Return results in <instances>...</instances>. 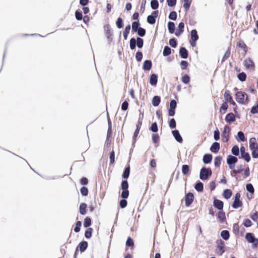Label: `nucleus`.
I'll return each mask as SVG.
<instances>
[{
  "instance_id": "obj_17",
  "label": "nucleus",
  "mask_w": 258,
  "mask_h": 258,
  "mask_svg": "<svg viewBox=\"0 0 258 258\" xmlns=\"http://www.w3.org/2000/svg\"><path fill=\"white\" fill-rule=\"evenodd\" d=\"M220 149V144L218 142H214L210 148L212 152L216 153Z\"/></svg>"
},
{
  "instance_id": "obj_36",
  "label": "nucleus",
  "mask_w": 258,
  "mask_h": 258,
  "mask_svg": "<svg viewBox=\"0 0 258 258\" xmlns=\"http://www.w3.org/2000/svg\"><path fill=\"white\" fill-rule=\"evenodd\" d=\"M140 23L139 21H135L132 23V30L134 32H137L139 29Z\"/></svg>"
},
{
  "instance_id": "obj_6",
  "label": "nucleus",
  "mask_w": 258,
  "mask_h": 258,
  "mask_svg": "<svg viewBox=\"0 0 258 258\" xmlns=\"http://www.w3.org/2000/svg\"><path fill=\"white\" fill-rule=\"evenodd\" d=\"M240 194L237 192L234 196V201L232 205V207L234 209H237L242 206V202L240 201Z\"/></svg>"
},
{
  "instance_id": "obj_30",
  "label": "nucleus",
  "mask_w": 258,
  "mask_h": 258,
  "mask_svg": "<svg viewBox=\"0 0 258 258\" xmlns=\"http://www.w3.org/2000/svg\"><path fill=\"white\" fill-rule=\"evenodd\" d=\"M221 236L225 240H227L229 238V232L227 230H223L221 232Z\"/></svg>"
},
{
  "instance_id": "obj_48",
  "label": "nucleus",
  "mask_w": 258,
  "mask_h": 258,
  "mask_svg": "<svg viewBox=\"0 0 258 258\" xmlns=\"http://www.w3.org/2000/svg\"><path fill=\"white\" fill-rule=\"evenodd\" d=\"M237 77L240 81L243 82L246 80V75L245 73L242 72L238 75Z\"/></svg>"
},
{
  "instance_id": "obj_23",
  "label": "nucleus",
  "mask_w": 258,
  "mask_h": 258,
  "mask_svg": "<svg viewBox=\"0 0 258 258\" xmlns=\"http://www.w3.org/2000/svg\"><path fill=\"white\" fill-rule=\"evenodd\" d=\"M212 156L211 154H205L203 157V162L205 164H208L211 162Z\"/></svg>"
},
{
  "instance_id": "obj_57",
  "label": "nucleus",
  "mask_w": 258,
  "mask_h": 258,
  "mask_svg": "<svg viewBox=\"0 0 258 258\" xmlns=\"http://www.w3.org/2000/svg\"><path fill=\"white\" fill-rule=\"evenodd\" d=\"M82 223L81 221H77L76 224V227L74 229V231L76 232H79L80 231V227L81 226Z\"/></svg>"
},
{
  "instance_id": "obj_51",
  "label": "nucleus",
  "mask_w": 258,
  "mask_h": 258,
  "mask_svg": "<svg viewBox=\"0 0 258 258\" xmlns=\"http://www.w3.org/2000/svg\"><path fill=\"white\" fill-rule=\"evenodd\" d=\"M230 48H228V49L227 50V51L225 52V53L222 58V62L224 61L226 59L228 58L230 56Z\"/></svg>"
},
{
  "instance_id": "obj_40",
  "label": "nucleus",
  "mask_w": 258,
  "mask_h": 258,
  "mask_svg": "<svg viewBox=\"0 0 258 258\" xmlns=\"http://www.w3.org/2000/svg\"><path fill=\"white\" fill-rule=\"evenodd\" d=\"M159 6V3L157 0H152L151 2V7L152 9L156 10Z\"/></svg>"
},
{
  "instance_id": "obj_3",
  "label": "nucleus",
  "mask_w": 258,
  "mask_h": 258,
  "mask_svg": "<svg viewBox=\"0 0 258 258\" xmlns=\"http://www.w3.org/2000/svg\"><path fill=\"white\" fill-rule=\"evenodd\" d=\"M243 64L247 70H248L250 71H253L254 70V63L251 58H246L243 61Z\"/></svg>"
},
{
  "instance_id": "obj_52",
  "label": "nucleus",
  "mask_w": 258,
  "mask_h": 258,
  "mask_svg": "<svg viewBox=\"0 0 258 258\" xmlns=\"http://www.w3.org/2000/svg\"><path fill=\"white\" fill-rule=\"evenodd\" d=\"M137 32H138V34L141 37L144 36L146 34V30L141 27H140Z\"/></svg>"
},
{
  "instance_id": "obj_39",
  "label": "nucleus",
  "mask_w": 258,
  "mask_h": 258,
  "mask_svg": "<svg viewBox=\"0 0 258 258\" xmlns=\"http://www.w3.org/2000/svg\"><path fill=\"white\" fill-rule=\"evenodd\" d=\"M238 46L239 47L243 49L245 52L247 51V46L243 41H240L238 42Z\"/></svg>"
},
{
  "instance_id": "obj_54",
  "label": "nucleus",
  "mask_w": 258,
  "mask_h": 258,
  "mask_svg": "<svg viewBox=\"0 0 258 258\" xmlns=\"http://www.w3.org/2000/svg\"><path fill=\"white\" fill-rule=\"evenodd\" d=\"M116 26L118 28L120 29L123 27V21L121 18H118L117 20Z\"/></svg>"
},
{
  "instance_id": "obj_61",
  "label": "nucleus",
  "mask_w": 258,
  "mask_h": 258,
  "mask_svg": "<svg viewBox=\"0 0 258 258\" xmlns=\"http://www.w3.org/2000/svg\"><path fill=\"white\" fill-rule=\"evenodd\" d=\"M169 43L171 46L173 48L176 47L177 43L175 38H172L169 40Z\"/></svg>"
},
{
  "instance_id": "obj_58",
  "label": "nucleus",
  "mask_w": 258,
  "mask_h": 258,
  "mask_svg": "<svg viewBox=\"0 0 258 258\" xmlns=\"http://www.w3.org/2000/svg\"><path fill=\"white\" fill-rule=\"evenodd\" d=\"M190 81L189 77L187 75H185L182 77V81L184 84H187Z\"/></svg>"
},
{
  "instance_id": "obj_5",
  "label": "nucleus",
  "mask_w": 258,
  "mask_h": 258,
  "mask_svg": "<svg viewBox=\"0 0 258 258\" xmlns=\"http://www.w3.org/2000/svg\"><path fill=\"white\" fill-rule=\"evenodd\" d=\"M237 158L232 155H229L227 159V163L228 164L230 169H232L234 168L235 163L237 162Z\"/></svg>"
},
{
  "instance_id": "obj_13",
  "label": "nucleus",
  "mask_w": 258,
  "mask_h": 258,
  "mask_svg": "<svg viewBox=\"0 0 258 258\" xmlns=\"http://www.w3.org/2000/svg\"><path fill=\"white\" fill-rule=\"evenodd\" d=\"M184 27V24L183 22H180L178 24V29L175 33V35L177 37H179L183 32V29Z\"/></svg>"
},
{
  "instance_id": "obj_62",
  "label": "nucleus",
  "mask_w": 258,
  "mask_h": 258,
  "mask_svg": "<svg viewBox=\"0 0 258 258\" xmlns=\"http://www.w3.org/2000/svg\"><path fill=\"white\" fill-rule=\"evenodd\" d=\"M134 244V243L133 239L130 237H128L126 241V245L127 246H133Z\"/></svg>"
},
{
  "instance_id": "obj_32",
  "label": "nucleus",
  "mask_w": 258,
  "mask_h": 258,
  "mask_svg": "<svg viewBox=\"0 0 258 258\" xmlns=\"http://www.w3.org/2000/svg\"><path fill=\"white\" fill-rule=\"evenodd\" d=\"M130 172V166L128 165L127 167H126L125 168V169L123 171V173L122 174V177L124 178H127L129 176Z\"/></svg>"
},
{
  "instance_id": "obj_64",
  "label": "nucleus",
  "mask_w": 258,
  "mask_h": 258,
  "mask_svg": "<svg viewBox=\"0 0 258 258\" xmlns=\"http://www.w3.org/2000/svg\"><path fill=\"white\" fill-rule=\"evenodd\" d=\"M169 127L171 128H174L176 127V121L174 118L170 119L169 121Z\"/></svg>"
},
{
  "instance_id": "obj_42",
  "label": "nucleus",
  "mask_w": 258,
  "mask_h": 258,
  "mask_svg": "<svg viewBox=\"0 0 258 258\" xmlns=\"http://www.w3.org/2000/svg\"><path fill=\"white\" fill-rule=\"evenodd\" d=\"M147 22L150 24H154L155 23L156 19L153 15H149L147 17Z\"/></svg>"
},
{
  "instance_id": "obj_29",
  "label": "nucleus",
  "mask_w": 258,
  "mask_h": 258,
  "mask_svg": "<svg viewBox=\"0 0 258 258\" xmlns=\"http://www.w3.org/2000/svg\"><path fill=\"white\" fill-rule=\"evenodd\" d=\"M131 30V26L130 25L126 26L125 28L124 31L123 32V35L125 40H126L127 38L128 34L130 33V31Z\"/></svg>"
},
{
  "instance_id": "obj_45",
  "label": "nucleus",
  "mask_w": 258,
  "mask_h": 258,
  "mask_svg": "<svg viewBox=\"0 0 258 258\" xmlns=\"http://www.w3.org/2000/svg\"><path fill=\"white\" fill-rule=\"evenodd\" d=\"M143 43H144L143 39L140 37H137V40H136V44H137L138 47H139L140 48H142L143 46Z\"/></svg>"
},
{
  "instance_id": "obj_28",
  "label": "nucleus",
  "mask_w": 258,
  "mask_h": 258,
  "mask_svg": "<svg viewBox=\"0 0 258 258\" xmlns=\"http://www.w3.org/2000/svg\"><path fill=\"white\" fill-rule=\"evenodd\" d=\"M184 1V4H183V8L185 9V11L187 12L190 6V4L191 3V0H183Z\"/></svg>"
},
{
  "instance_id": "obj_16",
  "label": "nucleus",
  "mask_w": 258,
  "mask_h": 258,
  "mask_svg": "<svg viewBox=\"0 0 258 258\" xmlns=\"http://www.w3.org/2000/svg\"><path fill=\"white\" fill-rule=\"evenodd\" d=\"M225 121L227 122L231 123L235 120V116L233 113H229L225 117Z\"/></svg>"
},
{
  "instance_id": "obj_2",
  "label": "nucleus",
  "mask_w": 258,
  "mask_h": 258,
  "mask_svg": "<svg viewBox=\"0 0 258 258\" xmlns=\"http://www.w3.org/2000/svg\"><path fill=\"white\" fill-rule=\"evenodd\" d=\"M212 172L211 168H207L205 167L202 168L200 173V178L201 180H206L208 177L212 175Z\"/></svg>"
},
{
  "instance_id": "obj_59",
  "label": "nucleus",
  "mask_w": 258,
  "mask_h": 258,
  "mask_svg": "<svg viewBox=\"0 0 258 258\" xmlns=\"http://www.w3.org/2000/svg\"><path fill=\"white\" fill-rule=\"evenodd\" d=\"M150 130L154 133H156L158 131V126L156 122H154L152 124Z\"/></svg>"
},
{
  "instance_id": "obj_50",
  "label": "nucleus",
  "mask_w": 258,
  "mask_h": 258,
  "mask_svg": "<svg viewBox=\"0 0 258 258\" xmlns=\"http://www.w3.org/2000/svg\"><path fill=\"white\" fill-rule=\"evenodd\" d=\"M222 158L220 156L216 157L214 159V165L215 166L219 167L221 164Z\"/></svg>"
},
{
  "instance_id": "obj_26",
  "label": "nucleus",
  "mask_w": 258,
  "mask_h": 258,
  "mask_svg": "<svg viewBox=\"0 0 258 258\" xmlns=\"http://www.w3.org/2000/svg\"><path fill=\"white\" fill-rule=\"evenodd\" d=\"M160 102V97L158 96H155L153 97L152 100V104L154 106L159 105Z\"/></svg>"
},
{
  "instance_id": "obj_38",
  "label": "nucleus",
  "mask_w": 258,
  "mask_h": 258,
  "mask_svg": "<svg viewBox=\"0 0 258 258\" xmlns=\"http://www.w3.org/2000/svg\"><path fill=\"white\" fill-rule=\"evenodd\" d=\"M189 171V167L187 165H183L182 166V173L183 175L188 174Z\"/></svg>"
},
{
  "instance_id": "obj_25",
  "label": "nucleus",
  "mask_w": 258,
  "mask_h": 258,
  "mask_svg": "<svg viewBox=\"0 0 258 258\" xmlns=\"http://www.w3.org/2000/svg\"><path fill=\"white\" fill-rule=\"evenodd\" d=\"M87 205L85 203H82L80 206L79 211L81 215H84L86 213V209Z\"/></svg>"
},
{
  "instance_id": "obj_10",
  "label": "nucleus",
  "mask_w": 258,
  "mask_h": 258,
  "mask_svg": "<svg viewBox=\"0 0 258 258\" xmlns=\"http://www.w3.org/2000/svg\"><path fill=\"white\" fill-rule=\"evenodd\" d=\"M194 199V195L189 192L186 195L185 197V205L187 207L189 206L192 203Z\"/></svg>"
},
{
  "instance_id": "obj_47",
  "label": "nucleus",
  "mask_w": 258,
  "mask_h": 258,
  "mask_svg": "<svg viewBox=\"0 0 258 258\" xmlns=\"http://www.w3.org/2000/svg\"><path fill=\"white\" fill-rule=\"evenodd\" d=\"M246 190L249 191L251 194H253L254 191L253 185L251 183H248L246 185Z\"/></svg>"
},
{
  "instance_id": "obj_27",
  "label": "nucleus",
  "mask_w": 258,
  "mask_h": 258,
  "mask_svg": "<svg viewBox=\"0 0 258 258\" xmlns=\"http://www.w3.org/2000/svg\"><path fill=\"white\" fill-rule=\"evenodd\" d=\"M168 29L170 33H173L175 30L174 23L172 22H169L168 23Z\"/></svg>"
},
{
  "instance_id": "obj_63",
  "label": "nucleus",
  "mask_w": 258,
  "mask_h": 258,
  "mask_svg": "<svg viewBox=\"0 0 258 258\" xmlns=\"http://www.w3.org/2000/svg\"><path fill=\"white\" fill-rule=\"evenodd\" d=\"M128 187V182L126 180H123L121 183V189L122 190L127 189Z\"/></svg>"
},
{
  "instance_id": "obj_53",
  "label": "nucleus",
  "mask_w": 258,
  "mask_h": 258,
  "mask_svg": "<svg viewBox=\"0 0 258 258\" xmlns=\"http://www.w3.org/2000/svg\"><path fill=\"white\" fill-rule=\"evenodd\" d=\"M135 57L138 61H141L143 58V54L141 51L136 52Z\"/></svg>"
},
{
  "instance_id": "obj_12",
  "label": "nucleus",
  "mask_w": 258,
  "mask_h": 258,
  "mask_svg": "<svg viewBox=\"0 0 258 258\" xmlns=\"http://www.w3.org/2000/svg\"><path fill=\"white\" fill-rule=\"evenodd\" d=\"M224 96L225 99L227 101L229 102V103H230L233 105H235V102L233 101L232 97L231 96V95L230 94L229 91L226 90L225 92Z\"/></svg>"
},
{
  "instance_id": "obj_33",
  "label": "nucleus",
  "mask_w": 258,
  "mask_h": 258,
  "mask_svg": "<svg viewBox=\"0 0 258 258\" xmlns=\"http://www.w3.org/2000/svg\"><path fill=\"white\" fill-rule=\"evenodd\" d=\"M195 188L198 191H202L203 190V184L199 181L196 184Z\"/></svg>"
},
{
  "instance_id": "obj_41",
  "label": "nucleus",
  "mask_w": 258,
  "mask_h": 258,
  "mask_svg": "<svg viewBox=\"0 0 258 258\" xmlns=\"http://www.w3.org/2000/svg\"><path fill=\"white\" fill-rule=\"evenodd\" d=\"M136 46V40L134 38L131 39L130 41V47L132 50L134 49Z\"/></svg>"
},
{
  "instance_id": "obj_46",
  "label": "nucleus",
  "mask_w": 258,
  "mask_h": 258,
  "mask_svg": "<svg viewBox=\"0 0 258 258\" xmlns=\"http://www.w3.org/2000/svg\"><path fill=\"white\" fill-rule=\"evenodd\" d=\"M91 224V220L89 217H86L84 221V226L85 227H88Z\"/></svg>"
},
{
  "instance_id": "obj_43",
  "label": "nucleus",
  "mask_w": 258,
  "mask_h": 258,
  "mask_svg": "<svg viewBox=\"0 0 258 258\" xmlns=\"http://www.w3.org/2000/svg\"><path fill=\"white\" fill-rule=\"evenodd\" d=\"M241 157L242 158L244 159L245 161L247 162H248L250 160V156L248 153L246 152L245 153H243L242 155H241Z\"/></svg>"
},
{
  "instance_id": "obj_7",
  "label": "nucleus",
  "mask_w": 258,
  "mask_h": 258,
  "mask_svg": "<svg viewBox=\"0 0 258 258\" xmlns=\"http://www.w3.org/2000/svg\"><path fill=\"white\" fill-rule=\"evenodd\" d=\"M245 239L248 242L253 243L254 246H256L258 244V239L255 238L251 233L246 234Z\"/></svg>"
},
{
  "instance_id": "obj_8",
  "label": "nucleus",
  "mask_w": 258,
  "mask_h": 258,
  "mask_svg": "<svg viewBox=\"0 0 258 258\" xmlns=\"http://www.w3.org/2000/svg\"><path fill=\"white\" fill-rule=\"evenodd\" d=\"M176 101L175 100H172L170 103V107L168 110L169 115L173 116L175 114V109L176 107Z\"/></svg>"
},
{
  "instance_id": "obj_49",
  "label": "nucleus",
  "mask_w": 258,
  "mask_h": 258,
  "mask_svg": "<svg viewBox=\"0 0 258 258\" xmlns=\"http://www.w3.org/2000/svg\"><path fill=\"white\" fill-rule=\"evenodd\" d=\"M93 229L91 228H89L87 229L85 233V236L87 238H90L92 236V232Z\"/></svg>"
},
{
  "instance_id": "obj_9",
  "label": "nucleus",
  "mask_w": 258,
  "mask_h": 258,
  "mask_svg": "<svg viewBox=\"0 0 258 258\" xmlns=\"http://www.w3.org/2000/svg\"><path fill=\"white\" fill-rule=\"evenodd\" d=\"M230 127L228 125H226L222 133V141L224 142H227L229 139V134L230 133Z\"/></svg>"
},
{
  "instance_id": "obj_37",
  "label": "nucleus",
  "mask_w": 258,
  "mask_h": 258,
  "mask_svg": "<svg viewBox=\"0 0 258 258\" xmlns=\"http://www.w3.org/2000/svg\"><path fill=\"white\" fill-rule=\"evenodd\" d=\"M170 53H171L170 48L168 46H165L163 51V56H167L169 55Z\"/></svg>"
},
{
  "instance_id": "obj_11",
  "label": "nucleus",
  "mask_w": 258,
  "mask_h": 258,
  "mask_svg": "<svg viewBox=\"0 0 258 258\" xmlns=\"http://www.w3.org/2000/svg\"><path fill=\"white\" fill-rule=\"evenodd\" d=\"M251 152V155L253 158H258V145L252 146L249 147Z\"/></svg>"
},
{
  "instance_id": "obj_60",
  "label": "nucleus",
  "mask_w": 258,
  "mask_h": 258,
  "mask_svg": "<svg viewBox=\"0 0 258 258\" xmlns=\"http://www.w3.org/2000/svg\"><path fill=\"white\" fill-rule=\"evenodd\" d=\"M123 191L121 192V198L123 199H126L129 195V191L127 189L122 190Z\"/></svg>"
},
{
  "instance_id": "obj_55",
  "label": "nucleus",
  "mask_w": 258,
  "mask_h": 258,
  "mask_svg": "<svg viewBox=\"0 0 258 258\" xmlns=\"http://www.w3.org/2000/svg\"><path fill=\"white\" fill-rule=\"evenodd\" d=\"M80 191L81 194L84 196H86L88 195V190L87 187L85 186H83L81 189Z\"/></svg>"
},
{
  "instance_id": "obj_1",
  "label": "nucleus",
  "mask_w": 258,
  "mask_h": 258,
  "mask_svg": "<svg viewBox=\"0 0 258 258\" xmlns=\"http://www.w3.org/2000/svg\"><path fill=\"white\" fill-rule=\"evenodd\" d=\"M236 100L238 103L244 104L247 103L248 101V95L244 92L242 91L238 92L235 94Z\"/></svg>"
},
{
  "instance_id": "obj_15",
  "label": "nucleus",
  "mask_w": 258,
  "mask_h": 258,
  "mask_svg": "<svg viewBox=\"0 0 258 258\" xmlns=\"http://www.w3.org/2000/svg\"><path fill=\"white\" fill-rule=\"evenodd\" d=\"M172 133L177 142L179 143H181L182 142V138L181 137L178 131L174 130L172 132Z\"/></svg>"
},
{
  "instance_id": "obj_20",
  "label": "nucleus",
  "mask_w": 258,
  "mask_h": 258,
  "mask_svg": "<svg viewBox=\"0 0 258 258\" xmlns=\"http://www.w3.org/2000/svg\"><path fill=\"white\" fill-rule=\"evenodd\" d=\"M157 76L155 74H152L150 78V84L152 86H155L157 84Z\"/></svg>"
},
{
  "instance_id": "obj_34",
  "label": "nucleus",
  "mask_w": 258,
  "mask_h": 258,
  "mask_svg": "<svg viewBox=\"0 0 258 258\" xmlns=\"http://www.w3.org/2000/svg\"><path fill=\"white\" fill-rule=\"evenodd\" d=\"M237 136L238 138V141L244 142L246 140L243 133L241 131L238 132Z\"/></svg>"
},
{
  "instance_id": "obj_24",
  "label": "nucleus",
  "mask_w": 258,
  "mask_h": 258,
  "mask_svg": "<svg viewBox=\"0 0 258 258\" xmlns=\"http://www.w3.org/2000/svg\"><path fill=\"white\" fill-rule=\"evenodd\" d=\"M218 219L221 222H224L226 221L225 214L223 211H220L218 214Z\"/></svg>"
},
{
  "instance_id": "obj_35",
  "label": "nucleus",
  "mask_w": 258,
  "mask_h": 258,
  "mask_svg": "<svg viewBox=\"0 0 258 258\" xmlns=\"http://www.w3.org/2000/svg\"><path fill=\"white\" fill-rule=\"evenodd\" d=\"M232 195V191L230 189H226L224 190L223 196L226 199H229Z\"/></svg>"
},
{
  "instance_id": "obj_21",
  "label": "nucleus",
  "mask_w": 258,
  "mask_h": 258,
  "mask_svg": "<svg viewBox=\"0 0 258 258\" xmlns=\"http://www.w3.org/2000/svg\"><path fill=\"white\" fill-rule=\"evenodd\" d=\"M104 31L105 32V34L107 37L108 39H110V37L112 35V33L110 31V27L109 25H106L104 27Z\"/></svg>"
},
{
  "instance_id": "obj_31",
  "label": "nucleus",
  "mask_w": 258,
  "mask_h": 258,
  "mask_svg": "<svg viewBox=\"0 0 258 258\" xmlns=\"http://www.w3.org/2000/svg\"><path fill=\"white\" fill-rule=\"evenodd\" d=\"M191 38L193 41H197L199 39V36L197 34L196 30H192L191 31Z\"/></svg>"
},
{
  "instance_id": "obj_19",
  "label": "nucleus",
  "mask_w": 258,
  "mask_h": 258,
  "mask_svg": "<svg viewBox=\"0 0 258 258\" xmlns=\"http://www.w3.org/2000/svg\"><path fill=\"white\" fill-rule=\"evenodd\" d=\"M179 54L181 58H186L188 56V52L184 47H181L179 49Z\"/></svg>"
},
{
  "instance_id": "obj_4",
  "label": "nucleus",
  "mask_w": 258,
  "mask_h": 258,
  "mask_svg": "<svg viewBox=\"0 0 258 258\" xmlns=\"http://www.w3.org/2000/svg\"><path fill=\"white\" fill-rule=\"evenodd\" d=\"M217 246L216 249L217 253L221 255L225 251L224 242L222 240H218L216 242Z\"/></svg>"
},
{
  "instance_id": "obj_44",
  "label": "nucleus",
  "mask_w": 258,
  "mask_h": 258,
  "mask_svg": "<svg viewBox=\"0 0 258 258\" xmlns=\"http://www.w3.org/2000/svg\"><path fill=\"white\" fill-rule=\"evenodd\" d=\"M231 152H232V153L234 155H235V156L238 155L239 153V147L236 145L234 146L232 149Z\"/></svg>"
},
{
  "instance_id": "obj_56",
  "label": "nucleus",
  "mask_w": 258,
  "mask_h": 258,
  "mask_svg": "<svg viewBox=\"0 0 258 258\" xmlns=\"http://www.w3.org/2000/svg\"><path fill=\"white\" fill-rule=\"evenodd\" d=\"M177 18V14L176 13L175 11L171 12L169 15V18L170 20H175Z\"/></svg>"
},
{
  "instance_id": "obj_18",
  "label": "nucleus",
  "mask_w": 258,
  "mask_h": 258,
  "mask_svg": "<svg viewBox=\"0 0 258 258\" xmlns=\"http://www.w3.org/2000/svg\"><path fill=\"white\" fill-rule=\"evenodd\" d=\"M152 68V62L151 60H146L144 62L143 69L145 71H149Z\"/></svg>"
},
{
  "instance_id": "obj_14",
  "label": "nucleus",
  "mask_w": 258,
  "mask_h": 258,
  "mask_svg": "<svg viewBox=\"0 0 258 258\" xmlns=\"http://www.w3.org/2000/svg\"><path fill=\"white\" fill-rule=\"evenodd\" d=\"M214 206L219 210H221L223 208V203L222 201L215 199L213 201Z\"/></svg>"
},
{
  "instance_id": "obj_22",
  "label": "nucleus",
  "mask_w": 258,
  "mask_h": 258,
  "mask_svg": "<svg viewBox=\"0 0 258 258\" xmlns=\"http://www.w3.org/2000/svg\"><path fill=\"white\" fill-rule=\"evenodd\" d=\"M79 247L80 248V250L81 252H84L88 246V243L86 241H82L80 242L79 244Z\"/></svg>"
}]
</instances>
